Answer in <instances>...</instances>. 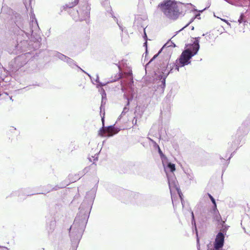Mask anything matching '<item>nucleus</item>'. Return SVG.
<instances>
[{
  "mask_svg": "<svg viewBox=\"0 0 250 250\" xmlns=\"http://www.w3.org/2000/svg\"><path fill=\"white\" fill-rule=\"evenodd\" d=\"M225 1H226L227 2H228V3L231 4V5H235V4H234L232 1H229V0H225Z\"/></svg>",
  "mask_w": 250,
  "mask_h": 250,
  "instance_id": "412c9836",
  "label": "nucleus"
},
{
  "mask_svg": "<svg viewBox=\"0 0 250 250\" xmlns=\"http://www.w3.org/2000/svg\"><path fill=\"white\" fill-rule=\"evenodd\" d=\"M163 165L166 172H167L168 171L173 172L175 171V164L163 160Z\"/></svg>",
  "mask_w": 250,
  "mask_h": 250,
  "instance_id": "1a4fd4ad",
  "label": "nucleus"
},
{
  "mask_svg": "<svg viewBox=\"0 0 250 250\" xmlns=\"http://www.w3.org/2000/svg\"><path fill=\"white\" fill-rule=\"evenodd\" d=\"M214 16L216 17V16L215 15V14H214ZM217 18L220 19L221 21L225 22L228 25L230 26V23L229 22H228L227 20H225L224 19L220 18L218 17H217Z\"/></svg>",
  "mask_w": 250,
  "mask_h": 250,
  "instance_id": "f3484780",
  "label": "nucleus"
},
{
  "mask_svg": "<svg viewBox=\"0 0 250 250\" xmlns=\"http://www.w3.org/2000/svg\"><path fill=\"white\" fill-rule=\"evenodd\" d=\"M35 23L37 24V21H35Z\"/></svg>",
  "mask_w": 250,
  "mask_h": 250,
  "instance_id": "473e14b6",
  "label": "nucleus"
},
{
  "mask_svg": "<svg viewBox=\"0 0 250 250\" xmlns=\"http://www.w3.org/2000/svg\"><path fill=\"white\" fill-rule=\"evenodd\" d=\"M86 74L88 75V76L90 78H91V76H90L89 74H88V73H86Z\"/></svg>",
  "mask_w": 250,
  "mask_h": 250,
  "instance_id": "a878e982",
  "label": "nucleus"
},
{
  "mask_svg": "<svg viewBox=\"0 0 250 250\" xmlns=\"http://www.w3.org/2000/svg\"><path fill=\"white\" fill-rule=\"evenodd\" d=\"M84 223L85 222H83L82 224L77 225V220H75L74 223L70 229V233L71 237H73L74 239H76L77 240H80L83 231Z\"/></svg>",
  "mask_w": 250,
  "mask_h": 250,
  "instance_id": "7ed1b4c3",
  "label": "nucleus"
},
{
  "mask_svg": "<svg viewBox=\"0 0 250 250\" xmlns=\"http://www.w3.org/2000/svg\"><path fill=\"white\" fill-rule=\"evenodd\" d=\"M200 16V15H197L195 17V18H198Z\"/></svg>",
  "mask_w": 250,
  "mask_h": 250,
  "instance_id": "393cba45",
  "label": "nucleus"
},
{
  "mask_svg": "<svg viewBox=\"0 0 250 250\" xmlns=\"http://www.w3.org/2000/svg\"><path fill=\"white\" fill-rule=\"evenodd\" d=\"M159 153H161L160 149H159Z\"/></svg>",
  "mask_w": 250,
  "mask_h": 250,
  "instance_id": "2f4dec72",
  "label": "nucleus"
},
{
  "mask_svg": "<svg viewBox=\"0 0 250 250\" xmlns=\"http://www.w3.org/2000/svg\"><path fill=\"white\" fill-rule=\"evenodd\" d=\"M56 56L60 60H62L64 62H68V61H71V59L68 58L67 57L64 56V55L62 54H61V53H57L56 54Z\"/></svg>",
  "mask_w": 250,
  "mask_h": 250,
  "instance_id": "9d476101",
  "label": "nucleus"
},
{
  "mask_svg": "<svg viewBox=\"0 0 250 250\" xmlns=\"http://www.w3.org/2000/svg\"><path fill=\"white\" fill-rule=\"evenodd\" d=\"M199 47L200 46L198 39L196 40L192 44L187 45L186 48L182 52L179 59L176 60V63L169 64L170 71L167 72H163V73L167 75L172 70L173 66H175V69L179 71L180 67H183L189 64L190 63V59L197 53Z\"/></svg>",
  "mask_w": 250,
  "mask_h": 250,
  "instance_id": "f257e3e1",
  "label": "nucleus"
},
{
  "mask_svg": "<svg viewBox=\"0 0 250 250\" xmlns=\"http://www.w3.org/2000/svg\"><path fill=\"white\" fill-rule=\"evenodd\" d=\"M189 24H190V22H188V24H187L186 26H188V25H189Z\"/></svg>",
  "mask_w": 250,
  "mask_h": 250,
  "instance_id": "c756f323",
  "label": "nucleus"
},
{
  "mask_svg": "<svg viewBox=\"0 0 250 250\" xmlns=\"http://www.w3.org/2000/svg\"><path fill=\"white\" fill-rule=\"evenodd\" d=\"M159 7L164 15L170 19L176 20L179 17L177 1L174 0H165Z\"/></svg>",
  "mask_w": 250,
  "mask_h": 250,
  "instance_id": "f03ea898",
  "label": "nucleus"
},
{
  "mask_svg": "<svg viewBox=\"0 0 250 250\" xmlns=\"http://www.w3.org/2000/svg\"><path fill=\"white\" fill-rule=\"evenodd\" d=\"M224 235L222 232H219L215 238L213 247L208 245V250H221L224 243Z\"/></svg>",
  "mask_w": 250,
  "mask_h": 250,
  "instance_id": "39448f33",
  "label": "nucleus"
},
{
  "mask_svg": "<svg viewBox=\"0 0 250 250\" xmlns=\"http://www.w3.org/2000/svg\"><path fill=\"white\" fill-rule=\"evenodd\" d=\"M120 130V129L111 125L105 128L103 127L99 131L98 134L101 136L109 137L117 134Z\"/></svg>",
  "mask_w": 250,
  "mask_h": 250,
  "instance_id": "423d86ee",
  "label": "nucleus"
},
{
  "mask_svg": "<svg viewBox=\"0 0 250 250\" xmlns=\"http://www.w3.org/2000/svg\"><path fill=\"white\" fill-rule=\"evenodd\" d=\"M189 24H190V22H188V24H187L186 26H188V25H189Z\"/></svg>",
  "mask_w": 250,
  "mask_h": 250,
  "instance_id": "cd10ccee",
  "label": "nucleus"
},
{
  "mask_svg": "<svg viewBox=\"0 0 250 250\" xmlns=\"http://www.w3.org/2000/svg\"><path fill=\"white\" fill-rule=\"evenodd\" d=\"M81 70H82V71H83V72H84V73H85V72L83 71V70H82V69H81Z\"/></svg>",
  "mask_w": 250,
  "mask_h": 250,
  "instance_id": "72a5a7b5",
  "label": "nucleus"
},
{
  "mask_svg": "<svg viewBox=\"0 0 250 250\" xmlns=\"http://www.w3.org/2000/svg\"><path fill=\"white\" fill-rule=\"evenodd\" d=\"M68 63L69 64V65H72L74 62H73V61L72 60H71V61H68V62H66Z\"/></svg>",
  "mask_w": 250,
  "mask_h": 250,
  "instance_id": "aec40b11",
  "label": "nucleus"
},
{
  "mask_svg": "<svg viewBox=\"0 0 250 250\" xmlns=\"http://www.w3.org/2000/svg\"><path fill=\"white\" fill-rule=\"evenodd\" d=\"M177 6L179 12V15L181 13L186 11L188 10H192L194 9V6L191 3H183L177 2Z\"/></svg>",
  "mask_w": 250,
  "mask_h": 250,
  "instance_id": "6e6552de",
  "label": "nucleus"
},
{
  "mask_svg": "<svg viewBox=\"0 0 250 250\" xmlns=\"http://www.w3.org/2000/svg\"><path fill=\"white\" fill-rule=\"evenodd\" d=\"M168 182L169 184V187L171 194V198L173 200L172 193L177 191L181 199V202L183 204L182 197L180 194V191L178 187V182L176 180L175 177L174 175H168L167 174Z\"/></svg>",
  "mask_w": 250,
  "mask_h": 250,
  "instance_id": "20e7f679",
  "label": "nucleus"
},
{
  "mask_svg": "<svg viewBox=\"0 0 250 250\" xmlns=\"http://www.w3.org/2000/svg\"><path fill=\"white\" fill-rule=\"evenodd\" d=\"M90 7L88 5L83 6L82 9L77 11L80 16V20H86L89 18Z\"/></svg>",
  "mask_w": 250,
  "mask_h": 250,
  "instance_id": "0eeeda50",
  "label": "nucleus"
},
{
  "mask_svg": "<svg viewBox=\"0 0 250 250\" xmlns=\"http://www.w3.org/2000/svg\"><path fill=\"white\" fill-rule=\"evenodd\" d=\"M136 123H137V120H136L135 122H134V121H133V124L135 125L136 124Z\"/></svg>",
  "mask_w": 250,
  "mask_h": 250,
  "instance_id": "5701e85b",
  "label": "nucleus"
},
{
  "mask_svg": "<svg viewBox=\"0 0 250 250\" xmlns=\"http://www.w3.org/2000/svg\"><path fill=\"white\" fill-rule=\"evenodd\" d=\"M136 123H137V120H136L135 122H134V121H133V124L135 125L136 124Z\"/></svg>",
  "mask_w": 250,
  "mask_h": 250,
  "instance_id": "4be33fe9",
  "label": "nucleus"
},
{
  "mask_svg": "<svg viewBox=\"0 0 250 250\" xmlns=\"http://www.w3.org/2000/svg\"><path fill=\"white\" fill-rule=\"evenodd\" d=\"M243 16H244V14H241L240 15V18L239 19V20L238 21L239 23H241L242 22Z\"/></svg>",
  "mask_w": 250,
  "mask_h": 250,
  "instance_id": "a211bd4d",
  "label": "nucleus"
},
{
  "mask_svg": "<svg viewBox=\"0 0 250 250\" xmlns=\"http://www.w3.org/2000/svg\"><path fill=\"white\" fill-rule=\"evenodd\" d=\"M193 19H192L190 21V23L192 21H193Z\"/></svg>",
  "mask_w": 250,
  "mask_h": 250,
  "instance_id": "7c9ffc66",
  "label": "nucleus"
},
{
  "mask_svg": "<svg viewBox=\"0 0 250 250\" xmlns=\"http://www.w3.org/2000/svg\"><path fill=\"white\" fill-rule=\"evenodd\" d=\"M189 24H190V22H188V24H187L186 26H188V25H189Z\"/></svg>",
  "mask_w": 250,
  "mask_h": 250,
  "instance_id": "bb28decb",
  "label": "nucleus"
},
{
  "mask_svg": "<svg viewBox=\"0 0 250 250\" xmlns=\"http://www.w3.org/2000/svg\"><path fill=\"white\" fill-rule=\"evenodd\" d=\"M189 24H190V22H188V24H187L186 26H188V25H189Z\"/></svg>",
  "mask_w": 250,
  "mask_h": 250,
  "instance_id": "c85d7f7f",
  "label": "nucleus"
},
{
  "mask_svg": "<svg viewBox=\"0 0 250 250\" xmlns=\"http://www.w3.org/2000/svg\"><path fill=\"white\" fill-rule=\"evenodd\" d=\"M102 120L103 124L104 125V117L102 118Z\"/></svg>",
  "mask_w": 250,
  "mask_h": 250,
  "instance_id": "b1692460",
  "label": "nucleus"
},
{
  "mask_svg": "<svg viewBox=\"0 0 250 250\" xmlns=\"http://www.w3.org/2000/svg\"><path fill=\"white\" fill-rule=\"evenodd\" d=\"M187 178L189 180H192L194 179V174L192 171L191 170H187L186 172H185Z\"/></svg>",
  "mask_w": 250,
  "mask_h": 250,
  "instance_id": "9b49d317",
  "label": "nucleus"
},
{
  "mask_svg": "<svg viewBox=\"0 0 250 250\" xmlns=\"http://www.w3.org/2000/svg\"><path fill=\"white\" fill-rule=\"evenodd\" d=\"M191 215H192V224H194V225H195V220L194 219V214H193V212H191Z\"/></svg>",
  "mask_w": 250,
  "mask_h": 250,
  "instance_id": "6ab92c4d",
  "label": "nucleus"
},
{
  "mask_svg": "<svg viewBox=\"0 0 250 250\" xmlns=\"http://www.w3.org/2000/svg\"><path fill=\"white\" fill-rule=\"evenodd\" d=\"M195 230H196V232L197 237H198V233H197V229L196 228H195ZM197 243L198 250H200L199 240L198 238H197Z\"/></svg>",
  "mask_w": 250,
  "mask_h": 250,
  "instance_id": "dca6fc26",
  "label": "nucleus"
},
{
  "mask_svg": "<svg viewBox=\"0 0 250 250\" xmlns=\"http://www.w3.org/2000/svg\"><path fill=\"white\" fill-rule=\"evenodd\" d=\"M170 46L175 47V45L171 42H168L164 45L163 47Z\"/></svg>",
  "mask_w": 250,
  "mask_h": 250,
  "instance_id": "4468645a",
  "label": "nucleus"
},
{
  "mask_svg": "<svg viewBox=\"0 0 250 250\" xmlns=\"http://www.w3.org/2000/svg\"><path fill=\"white\" fill-rule=\"evenodd\" d=\"M127 111H128V108L126 107H125L124 108V110H123V112H122L121 114L119 116L117 120L118 121L120 120L121 119L123 115L125 114V113Z\"/></svg>",
  "mask_w": 250,
  "mask_h": 250,
  "instance_id": "2eb2a0df",
  "label": "nucleus"
},
{
  "mask_svg": "<svg viewBox=\"0 0 250 250\" xmlns=\"http://www.w3.org/2000/svg\"><path fill=\"white\" fill-rule=\"evenodd\" d=\"M96 82L97 83H98L99 84L97 86V87H99V86H104V85H106V84L107 83H101L99 82V75L97 74L96 75ZM108 82H107L108 83Z\"/></svg>",
  "mask_w": 250,
  "mask_h": 250,
  "instance_id": "ddd939ff",
  "label": "nucleus"
},
{
  "mask_svg": "<svg viewBox=\"0 0 250 250\" xmlns=\"http://www.w3.org/2000/svg\"><path fill=\"white\" fill-rule=\"evenodd\" d=\"M208 195L209 198L210 199L211 202L214 204V209L213 210H214V212L218 213V211L217 209V206H216L215 199L210 194H208Z\"/></svg>",
  "mask_w": 250,
  "mask_h": 250,
  "instance_id": "f8f14e48",
  "label": "nucleus"
}]
</instances>
